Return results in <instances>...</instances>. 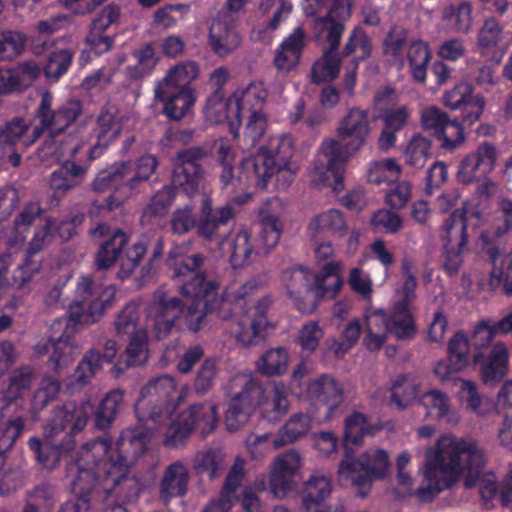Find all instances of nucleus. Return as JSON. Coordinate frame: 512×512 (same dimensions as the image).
I'll return each instance as SVG.
<instances>
[{
  "label": "nucleus",
  "instance_id": "nucleus-1",
  "mask_svg": "<svg viewBox=\"0 0 512 512\" xmlns=\"http://www.w3.org/2000/svg\"><path fill=\"white\" fill-rule=\"evenodd\" d=\"M460 474H464L465 488H479L487 508L497 495L503 507L512 503V464L499 487L496 475L485 472L484 453L476 441L446 436L437 441L435 450L426 453L424 478L416 494L422 501H430L451 488Z\"/></svg>",
  "mask_w": 512,
  "mask_h": 512
},
{
  "label": "nucleus",
  "instance_id": "nucleus-2",
  "mask_svg": "<svg viewBox=\"0 0 512 512\" xmlns=\"http://www.w3.org/2000/svg\"><path fill=\"white\" fill-rule=\"evenodd\" d=\"M124 390L116 388L108 391L95 408L90 399L79 402L67 401L56 406L44 428V436H31L27 447L38 466L47 471L57 469L62 462L68 466L77 462L71 453L77 444L79 435L93 416V425L97 430L109 429L116 417L124 410ZM73 463L69 470L76 468Z\"/></svg>",
  "mask_w": 512,
  "mask_h": 512
},
{
  "label": "nucleus",
  "instance_id": "nucleus-3",
  "mask_svg": "<svg viewBox=\"0 0 512 512\" xmlns=\"http://www.w3.org/2000/svg\"><path fill=\"white\" fill-rule=\"evenodd\" d=\"M214 153L216 164L221 168L219 181L222 189H265L269 181L275 177L277 188L285 190L294 181L300 169L299 164L293 160L295 139L291 134L271 137L269 143L260 147L256 155L242 159L237 175L236 154L228 140L216 142Z\"/></svg>",
  "mask_w": 512,
  "mask_h": 512
},
{
  "label": "nucleus",
  "instance_id": "nucleus-4",
  "mask_svg": "<svg viewBox=\"0 0 512 512\" xmlns=\"http://www.w3.org/2000/svg\"><path fill=\"white\" fill-rule=\"evenodd\" d=\"M209 257L202 253L184 255L182 248L174 246L165 258L166 266L172 270L171 278L179 282L181 295H201L207 297L211 314L222 320L246 313L251 296L259 288L257 279H250L237 289H228L219 295V282L206 274Z\"/></svg>",
  "mask_w": 512,
  "mask_h": 512
},
{
  "label": "nucleus",
  "instance_id": "nucleus-5",
  "mask_svg": "<svg viewBox=\"0 0 512 512\" xmlns=\"http://www.w3.org/2000/svg\"><path fill=\"white\" fill-rule=\"evenodd\" d=\"M115 300L114 290L94 280L89 275H81L76 281L72 300L67 303L69 316L57 319V324L65 329L57 338L50 337L45 343H38L35 351L39 356L48 355L47 366L59 373L75 359L78 345L73 337L77 325H89L98 321Z\"/></svg>",
  "mask_w": 512,
  "mask_h": 512
},
{
  "label": "nucleus",
  "instance_id": "nucleus-6",
  "mask_svg": "<svg viewBox=\"0 0 512 512\" xmlns=\"http://www.w3.org/2000/svg\"><path fill=\"white\" fill-rule=\"evenodd\" d=\"M156 428L151 425L127 427L114 447L109 439L98 437L82 445L79 460L106 482V491L120 492L119 487L127 480L130 467L152 455L149 443L151 431Z\"/></svg>",
  "mask_w": 512,
  "mask_h": 512
},
{
  "label": "nucleus",
  "instance_id": "nucleus-7",
  "mask_svg": "<svg viewBox=\"0 0 512 512\" xmlns=\"http://www.w3.org/2000/svg\"><path fill=\"white\" fill-rule=\"evenodd\" d=\"M380 430V425L371 424L368 416L358 411L352 412L345 419V456L339 465L338 473L341 477L351 480L357 489V495L361 498L368 495L375 480L383 479L387 475L390 460L388 453L383 449L365 452L354 458L351 445H360L365 435H375Z\"/></svg>",
  "mask_w": 512,
  "mask_h": 512
},
{
  "label": "nucleus",
  "instance_id": "nucleus-8",
  "mask_svg": "<svg viewBox=\"0 0 512 512\" xmlns=\"http://www.w3.org/2000/svg\"><path fill=\"white\" fill-rule=\"evenodd\" d=\"M190 303L183 302L177 296L167 293L164 287L157 288L147 305V315L153 321L152 333L157 340L167 338L173 330L179 328L181 316L189 331L198 332L211 314L207 297L201 295H182Z\"/></svg>",
  "mask_w": 512,
  "mask_h": 512
},
{
  "label": "nucleus",
  "instance_id": "nucleus-9",
  "mask_svg": "<svg viewBox=\"0 0 512 512\" xmlns=\"http://www.w3.org/2000/svg\"><path fill=\"white\" fill-rule=\"evenodd\" d=\"M234 215L231 205L214 207L212 200L205 197L201 201V217L197 224L192 209L185 207L172 213L170 228L174 234L182 235L196 227L199 237L220 246L231 232Z\"/></svg>",
  "mask_w": 512,
  "mask_h": 512
},
{
  "label": "nucleus",
  "instance_id": "nucleus-10",
  "mask_svg": "<svg viewBox=\"0 0 512 512\" xmlns=\"http://www.w3.org/2000/svg\"><path fill=\"white\" fill-rule=\"evenodd\" d=\"M181 395L174 377L163 374L143 385L134 404L137 421L142 425L158 427L171 417Z\"/></svg>",
  "mask_w": 512,
  "mask_h": 512
},
{
  "label": "nucleus",
  "instance_id": "nucleus-11",
  "mask_svg": "<svg viewBox=\"0 0 512 512\" xmlns=\"http://www.w3.org/2000/svg\"><path fill=\"white\" fill-rule=\"evenodd\" d=\"M268 92L261 83H250L235 100L234 118L230 122V133L239 137L242 120L246 119L241 147L245 151L255 148L267 129L264 106Z\"/></svg>",
  "mask_w": 512,
  "mask_h": 512
},
{
  "label": "nucleus",
  "instance_id": "nucleus-12",
  "mask_svg": "<svg viewBox=\"0 0 512 512\" xmlns=\"http://www.w3.org/2000/svg\"><path fill=\"white\" fill-rule=\"evenodd\" d=\"M283 225L277 215L268 211L260 212L259 229L254 236L247 230H240L231 242L230 263L233 268H242L250 263L251 255L267 254L278 243Z\"/></svg>",
  "mask_w": 512,
  "mask_h": 512
},
{
  "label": "nucleus",
  "instance_id": "nucleus-13",
  "mask_svg": "<svg viewBox=\"0 0 512 512\" xmlns=\"http://www.w3.org/2000/svg\"><path fill=\"white\" fill-rule=\"evenodd\" d=\"M75 466L77 475L71 483L72 497L61 503L56 512H99L108 497L120 495L115 490L106 491V482L79 459Z\"/></svg>",
  "mask_w": 512,
  "mask_h": 512
},
{
  "label": "nucleus",
  "instance_id": "nucleus-14",
  "mask_svg": "<svg viewBox=\"0 0 512 512\" xmlns=\"http://www.w3.org/2000/svg\"><path fill=\"white\" fill-rule=\"evenodd\" d=\"M218 423L217 406L212 402L190 405L181 411L168 426L163 445L167 448H178L185 444L194 430H198L203 438L213 432Z\"/></svg>",
  "mask_w": 512,
  "mask_h": 512
},
{
  "label": "nucleus",
  "instance_id": "nucleus-15",
  "mask_svg": "<svg viewBox=\"0 0 512 512\" xmlns=\"http://www.w3.org/2000/svg\"><path fill=\"white\" fill-rule=\"evenodd\" d=\"M207 157V149L201 146L177 151L172 161L171 186L189 197L197 195L204 180Z\"/></svg>",
  "mask_w": 512,
  "mask_h": 512
},
{
  "label": "nucleus",
  "instance_id": "nucleus-16",
  "mask_svg": "<svg viewBox=\"0 0 512 512\" xmlns=\"http://www.w3.org/2000/svg\"><path fill=\"white\" fill-rule=\"evenodd\" d=\"M83 106L78 99H68L61 103L56 109L52 108V96L45 92L40 99L36 109L35 117L40 125L32 128V137L27 141L34 144L43 134L49 130L50 134H61L66 131L82 114Z\"/></svg>",
  "mask_w": 512,
  "mask_h": 512
},
{
  "label": "nucleus",
  "instance_id": "nucleus-17",
  "mask_svg": "<svg viewBox=\"0 0 512 512\" xmlns=\"http://www.w3.org/2000/svg\"><path fill=\"white\" fill-rule=\"evenodd\" d=\"M164 239L162 236H143L134 242L125 251L117 271V278L121 281L128 279L140 265L143 257L149 254L147 262L141 267L140 275L151 279L157 272L164 254Z\"/></svg>",
  "mask_w": 512,
  "mask_h": 512
},
{
  "label": "nucleus",
  "instance_id": "nucleus-18",
  "mask_svg": "<svg viewBox=\"0 0 512 512\" xmlns=\"http://www.w3.org/2000/svg\"><path fill=\"white\" fill-rule=\"evenodd\" d=\"M356 152L350 149L347 141L325 139L314 159L315 171L321 176L323 182H327L335 192H340L344 189L346 162Z\"/></svg>",
  "mask_w": 512,
  "mask_h": 512
},
{
  "label": "nucleus",
  "instance_id": "nucleus-19",
  "mask_svg": "<svg viewBox=\"0 0 512 512\" xmlns=\"http://www.w3.org/2000/svg\"><path fill=\"white\" fill-rule=\"evenodd\" d=\"M120 134L121 126L117 122L116 115L108 109H102L91 128L87 144L77 145L73 148L72 155L76 157L77 153L84 150L89 165L104 155Z\"/></svg>",
  "mask_w": 512,
  "mask_h": 512
},
{
  "label": "nucleus",
  "instance_id": "nucleus-20",
  "mask_svg": "<svg viewBox=\"0 0 512 512\" xmlns=\"http://www.w3.org/2000/svg\"><path fill=\"white\" fill-rule=\"evenodd\" d=\"M55 221L52 218H46L44 224L37 227L28 244L21 265L13 273V283L20 289L29 283L33 276L37 274L41 267L43 258L42 252L54 236Z\"/></svg>",
  "mask_w": 512,
  "mask_h": 512
},
{
  "label": "nucleus",
  "instance_id": "nucleus-21",
  "mask_svg": "<svg viewBox=\"0 0 512 512\" xmlns=\"http://www.w3.org/2000/svg\"><path fill=\"white\" fill-rule=\"evenodd\" d=\"M474 86L466 81L456 83L443 94V103L453 111H459L461 121L472 126L482 116L486 100L480 93H475Z\"/></svg>",
  "mask_w": 512,
  "mask_h": 512
},
{
  "label": "nucleus",
  "instance_id": "nucleus-22",
  "mask_svg": "<svg viewBox=\"0 0 512 512\" xmlns=\"http://www.w3.org/2000/svg\"><path fill=\"white\" fill-rule=\"evenodd\" d=\"M482 213L477 207L463 205L455 209L443 221L440 228V238L443 247L464 248L468 239V228H478Z\"/></svg>",
  "mask_w": 512,
  "mask_h": 512
},
{
  "label": "nucleus",
  "instance_id": "nucleus-23",
  "mask_svg": "<svg viewBox=\"0 0 512 512\" xmlns=\"http://www.w3.org/2000/svg\"><path fill=\"white\" fill-rule=\"evenodd\" d=\"M497 159V150L493 143L483 141L476 149L467 154L458 166L457 180L462 184L484 182L494 170Z\"/></svg>",
  "mask_w": 512,
  "mask_h": 512
},
{
  "label": "nucleus",
  "instance_id": "nucleus-24",
  "mask_svg": "<svg viewBox=\"0 0 512 512\" xmlns=\"http://www.w3.org/2000/svg\"><path fill=\"white\" fill-rule=\"evenodd\" d=\"M238 17L229 11H218L208 33V45L218 57H226L241 44V36L237 30Z\"/></svg>",
  "mask_w": 512,
  "mask_h": 512
},
{
  "label": "nucleus",
  "instance_id": "nucleus-25",
  "mask_svg": "<svg viewBox=\"0 0 512 512\" xmlns=\"http://www.w3.org/2000/svg\"><path fill=\"white\" fill-rule=\"evenodd\" d=\"M273 300L270 295H264L259 299L253 308V315L245 317L236 322L232 333L243 346L257 345L266 337V330L272 327L267 320V311Z\"/></svg>",
  "mask_w": 512,
  "mask_h": 512
},
{
  "label": "nucleus",
  "instance_id": "nucleus-26",
  "mask_svg": "<svg viewBox=\"0 0 512 512\" xmlns=\"http://www.w3.org/2000/svg\"><path fill=\"white\" fill-rule=\"evenodd\" d=\"M110 226L106 223H99L93 230L94 237L106 238L99 244L94 255L93 266L97 271L112 268L121 258L124 248L128 245L129 236L121 229H114L111 233Z\"/></svg>",
  "mask_w": 512,
  "mask_h": 512
},
{
  "label": "nucleus",
  "instance_id": "nucleus-27",
  "mask_svg": "<svg viewBox=\"0 0 512 512\" xmlns=\"http://www.w3.org/2000/svg\"><path fill=\"white\" fill-rule=\"evenodd\" d=\"M341 264L336 261L325 263L315 273L313 283L312 301L301 305L302 313L312 314L316 311L320 302L324 299H333L343 286V278L340 273Z\"/></svg>",
  "mask_w": 512,
  "mask_h": 512
},
{
  "label": "nucleus",
  "instance_id": "nucleus-28",
  "mask_svg": "<svg viewBox=\"0 0 512 512\" xmlns=\"http://www.w3.org/2000/svg\"><path fill=\"white\" fill-rule=\"evenodd\" d=\"M472 363L479 367L485 385L493 386L507 375L509 370V350L505 343L497 342L488 353L475 352Z\"/></svg>",
  "mask_w": 512,
  "mask_h": 512
},
{
  "label": "nucleus",
  "instance_id": "nucleus-29",
  "mask_svg": "<svg viewBox=\"0 0 512 512\" xmlns=\"http://www.w3.org/2000/svg\"><path fill=\"white\" fill-rule=\"evenodd\" d=\"M154 98L161 104L160 113L169 121L182 120L193 108L197 97L195 91L186 89H171L156 85Z\"/></svg>",
  "mask_w": 512,
  "mask_h": 512
},
{
  "label": "nucleus",
  "instance_id": "nucleus-30",
  "mask_svg": "<svg viewBox=\"0 0 512 512\" xmlns=\"http://www.w3.org/2000/svg\"><path fill=\"white\" fill-rule=\"evenodd\" d=\"M301 465L302 458L293 449L280 454L275 459L269 479L270 488L275 496L282 498L293 490L295 476Z\"/></svg>",
  "mask_w": 512,
  "mask_h": 512
},
{
  "label": "nucleus",
  "instance_id": "nucleus-31",
  "mask_svg": "<svg viewBox=\"0 0 512 512\" xmlns=\"http://www.w3.org/2000/svg\"><path fill=\"white\" fill-rule=\"evenodd\" d=\"M127 171L122 161L114 163L110 167L99 171L92 182V188L97 192H104L114 188V191L105 198L104 206L108 210L120 207L128 196L127 192L122 193V189L127 190Z\"/></svg>",
  "mask_w": 512,
  "mask_h": 512
},
{
  "label": "nucleus",
  "instance_id": "nucleus-32",
  "mask_svg": "<svg viewBox=\"0 0 512 512\" xmlns=\"http://www.w3.org/2000/svg\"><path fill=\"white\" fill-rule=\"evenodd\" d=\"M371 130L368 111L353 107L340 120L336 134L341 141L350 144L352 151H359L365 145Z\"/></svg>",
  "mask_w": 512,
  "mask_h": 512
},
{
  "label": "nucleus",
  "instance_id": "nucleus-33",
  "mask_svg": "<svg viewBox=\"0 0 512 512\" xmlns=\"http://www.w3.org/2000/svg\"><path fill=\"white\" fill-rule=\"evenodd\" d=\"M315 272L303 265H293L281 273V281L295 308L302 313L301 305L312 301Z\"/></svg>",
  "mask_w": 512,
  "mask_h": 512
},
{
  "label": "nucleus",
  "instance_id": "nucleus-34",
  "mask_svg": "<svg viewBox=\"0 0 512 512\" xmlns=\"http://www.w3.org/2000/svg\"><path fill=\"white\" fill-rule=\"evenodd\" d=\"M306 394L311 401L327 407L329 416L343 402L342 385L335 378L325 374L308 382Z\"/></svg>",
  "mask_w": 512,
  "mask_h": 512
},
{
  "label": "nucleus",
  "instance_id": "nucleus-35",
  "mask_svg": "<svg viewBox=\"0 0 512 512\" xmlns=\"http://www.w3.org/2000/svg\"><path fill=\"white\" fill-rule=\"evenodd\" d=\"M87 166L76 161L67 160L55 169L50 175V188L53 196L60 199L70 190L75 189L84 181Z\"/></svg>",
  "mask_w": 512,
  "mask_h": 512
},
{
  "label": "nucleus",
  "instance_id": "nucleus-36",
  "mask_svg": "<svg viewBox=\"0 0 512 512\" xmlns=\"http://www.w3.org/2000/svg\"><path fill=\"white\" fill-rule=\"evenodd\" d=\"M190 474L182 461L169 464L159 484V496L164 503L183 497L188 491Z\"/></svg>",
  "mask_w": 512,
  "mask_h": 512
},
{
  "label": "nucleus",
  "instance_id": "nucleus-37",
  "mask_svg": "<svg viewBox=\"0 0 512 512\" xmlns=\"http://www.w3.org/2000/svg\"><path fill=\"white\" fill-rule=\"evenodd\" d=\"M502 38V27L494 17L485 19L477 35L479 53L486 61L501 63L503 51L499 47Z\"/></svg>",
  "mask_w": 512,
  "mask_h": 512
},
{
  "label": "nucleus",
  "instance_id": "nucleus-38",
  "mask_svg": "<svg viewBox=\"0 0 512 512\" xmlns=\"http://www.w3.org/2000/svg\"><path fill=\"white\" fill-rule=\"evenodd\" d=\"M34 380V370L28 365L20 366L11 372L6 386L1 392V399L6 403L7 410H9L11 404H17L18 400L23 398L31 389Z\"/></svg>",
  "mask_w": 512,
  "mask_h": 512
},
{
  "label": "nucleus",
  "instance_id": "nucleus-39",
  "mask_svg": "<svg viewBox=\"0 0 512 512\" xmlns=\"http://www.w3.org/2000/svg\"><path fill=\"white\" fill-rule=\"evenodd\" d=\"M5 408L0 414V456L6 457L7 453L16 445L26 430L27 418L23 412L16 410L12 415H7Z\"/></svg>",
  "mask_w": 512,
  "mask_h": 512
},
{
  "label": "nucleus",
  "instance_id": "nucleus-40",
  "mask_svg": "<svg viewBox=\"0 0 512 512\" xmlns=\"http://www.w3.org/2000/svg\"><path fill=\"white\" fill-rule=\"evenodd\" d=\"M366 335L364 345L370 351L379 350L389 334L390 313L375 309L365 313Z\"/></svg>",
  "mask_w": 512,
  "mask_h": 512
},
{
  "label": "nucleus",
  "instance_id": "nucleus-41",
  "mask_svg": "<svg viewBox=\"0 0 512 512\" xmlns=\"http://www.w3.org/2000/svg\"><path fill=\"white\" fill-rule=\"evenodd\" d=\"M332 492V481L324 475H311L303 482L298 497L305 510L321 505Z\"/></svg>",
  "mask_w": 512,
  "mask_h": 512
},
{
  "label": "nucleus",
  "instance_id": "nucleus-42",
  "mask_svg": "<svg viewBox=\"0 0 512 512\" xmlns=\"http://www.w3.org/2000/svg\"><path fill=\"white\" fill-rule=\"evenodd\" d=\"M417 330L412 307L394 303L390 311L389 334L399 341H409L416 336Z\"/></svg>",
  "mask_w": 512,
  "mask_h": 512
},
{
  "label": "nucleus",
  "instance_id": "nucleus-43",
  "mask_svg": "<svg viewBox=\"0 0 512 512\" xmlns=\"http://www.w3.org/2000/svg\"><path fill=\"white\" fill-rule=\"evenodd\" d=\"M116 36V33L108 34L107 31L89 25L88 33L84 39V48L79 56L80 64L84 66L91 62L93 58L109 52L115 44Z\"/></svg>",
  "mask_w": 512,
  "mask_h": 512
},
{
  "label": "nucleus",
  "instance_id": "nucleus-44",
  "mask_svg": "<svg viewBox=\"0 0 512 512\" xmlns=\"http://www.w3.org/2000/svg\"><path fill=\"white\" fill-rule=\"evenodd\" d=\"M343 58L340 50L325 47L311 67V82L319 85L334 81L340 73Z\"/></svg>",
  "mask_w": 512,
  "mask_h": 512
},
{
  "label": "nucleus",
  "instance_id": "nucleus-45",
  "mask_svg": "<svg viewBox=\"0 0 512 512\" xmlns=\"http://www.w3.org/2000/svg\"><path fill=\"white\" fill-rule=\"evenodd\" d=\"M499 255L498 247L493 246L488 249V256L494 264L490 274L489 285L492 290L502 288L505 295L512 296V253L503 255L500 258V264L497 265Z\"/></svg>",
  "mask_w": 512,
  "mask_h": 512
},
{
  "label": "nucleus",
  "instance_id": "nucleus-46",
  "mask_svg": "<svg viewBox=\"0 0 512 512\" xmlns=\"http://www.w3.org/2000/svg\"><path fill=\"white\" fill-rule=\"evenodd\" d=\"M372 52V38L361 25H356L351 29L340 51L344 58L352 57L350 61H357V63L370 59Z\"/></svg>",
  "mask_w": 512,
  "mask_h": 512
},
{
  "label": "nucleus",
  "instance_id": "nucleus-47",
  "mask_svg": "<svg viewBox=\"0 0 512 512\" xmlns=\"http://www.w3.org/2000/svg\"><path fill=\"white\" fill-rule=\"evenodd\" d=\"M200 69L197 62L186 60L171 67L165 76L156 85L165 86L171 89H186L195 91L191 83L199 76Z\"/></svg>",
  "mask_w": 512,
  "mask_h": 512
},
{
  "label": "nucleus",
  "instance_id": "nucleus-48",
  "mask_svg": "<svg viewBox=\"0 0 512 512\" xmlns=\"http://www.w3.org/2000/svg\"><path fill=\"white\" fill-rule=\"evenodd\" d=\"M32 137L30 124L20 116L13 117L0 125V149H12L18 143L29 147L27 141Z\"/></svg>",
  "mask_w": 512,
  "mask_h": 512
},
{
  "label": "nucleus",
  "instance_id": "nucleus-49",
  "mask_svg": "<svg viewBox=\"0 0 512 512\" xmlns=\"http://www.w3.org/2000/svg\"><path fill=\"white\" fill-rule=\"evenodd\" d=\"M127 168L126 181L127 192L136 189L141 183L150 179L158 167V159L152 154H145L137 158L134 162L122 161Z\"/></svg>",
  "mask_w": 512,
  "mask_h": 512
},
{
  "label": "nucleus",
  "instance_id": "nucleus-50",
  "mask_svg": "<svg viewBox=\"0 0 512 512\" xmlns=\"http://www.w3.org/2000/svg\"><path fill=\"white\" fill-rule=\"evenodd\" d=\"M234 108L235 101L233 102L219 92H212L207 97L203 112L208 122L217 125L226 123L230 129V122L234 118Z\"/></svg>",
  "mask_w": 512,
  "mask_h": 512
},
{
  "label": "nucleus",
  "instance_id": "nucleus-51",
  "mask_svg": "<svg viewBox=\"0 0 512 512\" xmlns=\"http://www.w3.org/2000/svg\"><path fill=\"white\" fill-rule=\"evenodd\" d=\"M62 389L61 382L53 377H45L40 387L33 393L30 403V418L33 422L40 420L41 412L57 400Z\"/></svg>",
  "mask_w": 512,
  "mask_h": 512
},
{
  "label": "nucleus",
  "instance_id": "nucleus-52",
  "mask_svg": "<svg viewBox=\"0 0 512 512\" xmlns=\"http://www.w3.org/2000/svg\"><path fill=\"white\" fill-rule=\"evenodd\" d=\"M266 393L259 408L260 416L270 423H276L287 414L289 400L284 390L276 385L269 387Z\"/></svg>",
  "mask_w": 512,
  "mask_h": 512
},
{
  "label": "nucleus",
  "instance_id": "nucleus-53",
  "mask_svg": "<svg viewBox=\"0 0 512 512\" xmlns=\"http://www.w3.org/2000/svg\"><path fill=\"white\" fill-rule=\"evenodd\" d=\"M74 53L68 48H54L47 55L42 72L50 83H57L70 70Z\"/></svg>",
  "mask_w": 512,
  "mask_h": 512
},
{
  "label": "nucleus",
  "instance_id": "nucleus-54",
  "mask_svg": "<svg viewBox=\"0 0 512 512\" xmlns=\"http://www.w3.org/2000/svg\"><path fill=\"white\" fill-rule=\"evenodd\" d=\"M419 397V385L400 375L392 382L389 405L403 411L418 402Z\"/></svg>",
  "mask_w": 512,
  "mask_h": 512
},
{
  "label": "nucleus",
  "instance_id": "nucleus-55",
  "mask_svg": "<svg viewBox=\"0 0 512 512\" xmlns=\"http://www.w3.org/2000/svg\"><path fill=\"white\" fill-rule=\"evenodd\" d=\"M310 429V417L304 413H296L290 416L285 425L279 429L278 434L272 440L274 448H280L291 444L303 436Z\"/></svg>",
  "mask_w": 512,
  "mask_h": 512
},
{
  "label": "nucleus",
  "instance_id": "nucleus-56",
  "mask_svg": "<svg viewBox=\"0 0 512 512\" xmlns=\"http://www.w3.org/2000/svg\"><path fill=\"white\" fill-rule=\"evenodd\" d=\"M472 5L468 1H458L443 8L442 20L459 33H468L472 27Z\"/></svg>",
  "mask_w": 512,
  "mask_h": 512
},
{
  "label": "nucleus",
  "instance_id": "nucleus-57",
  "mask_svg": "<svg viewBox=\"0 0 512 512\" xmlns=\"http://www.w3.org/2000/svg\"><path fill=\"white\" fill-rule=\"evenodd\" d=\"M472 345L464 330H457L449 338L447 343V358L456 370L463 371L472 362Z\"/></svg>",
  "mask_w": 512,
  "mask_h": 512
},
{
  "label": "nucleus",
  "instance_id": "nucleus-58",
  "mask_svg": "<svg viewBox=\"0 0 512 512\" xmlns=\"http://www.w3.org/2000/svg\"><path fill=\"white\" fill-rule=\"evenodd\" d=\"M407 58L412 78L416 82L425 83L427 67L432 59L429 45L422 40L413 41L408 47Z\"/></svg>",
  "mask_w": 512,
  "mask_h": 512
},
{
  "label": "nucleus",
  "instance_id": "nucleus-59",
  "mask_svg": "<svg viewBox=\"0 0 512 512\" xmlns=\"http://www.w3.org/2000/svg\"><path fill=\"white\" fill-rule=\"evenodd\" d=\"M28 39V36L20 30H0V62H10L21 56Z\"/></svg>",
  "mask_w": 512,
  "mask_h": 512
},
{
  "label": "nucleus",
  "instance_id": "nucleus-60",
  "mask_svg": "<svg viewBox=\"0 0 512 512\" xmlns=\"http://www.w3.org/2000/svg\"><path fill=\"white\" fill-rule=\"evenodd\" d=\"M288 362V351L284 347L271 348L257 361V369L263 375L278 376L286 372Z\"/></svg>",
  "mask_w": 512,
  "mask_h": 512
},
{
  "label": "nucleus",
  "instance_id": "nucleus-61",
  "mask_svg": "<svg viewBox=\"0 0 512 512\" xmlns=\"http://www.w3.org/2000/svg\"><path fill=\"white\" fill-rule=\"evenodd\" d=\"M193 469L199 476L207 475L210 481L217 479L224 469V459L214 449L199 451L193 462Z\"/></svg>",
  "mask_w": 512,
  "mask_h": 512
},
{
  "label": "nucleus",
  "instance_id": "nucleus-62",
  "mask_svg": "<svg viewBox=\"0 0 512 512\" xmlns=\"http://www.w3.org/2000/svg\"><path fill=\"white\" fill-rule=\"evenodd\" d=\"M317 233L343 236L347 231L346 220L339 209H329L317 216L310 223Z\"/></svg>",
  "mask_w": 512,
  "mask_h": 512
},
{
  "label": "nucleus",
  "instance_id": "nucleus-63",
  "mask_svg": "<svg viewBox=\"0 0 512 512\" xmlns=\"http://www.w3.org/2000/svg\"><path fill=\"white\" fill-rule=\"evenodd\" d=\"M177 191L171 185H164L151 198L144 208L141 221H151L154 217L165 215L173 203Z\"/></svg>",
  "mask_w": 512,
  "mask_h": 512
},
{
  "label": "nucleus",
  "instance_id": "nucleus-64",
  "mask_svg": "<svg viewBox=\"0 0 512 512\" xmlns=\"http://www.w3.org/2000/svg\"><path fill=\"white\" fill-rule=\"evenodd\" d=\"M430 156V139L420 134H414L405 149V162L414 168H422Z\"/></svg>",
  "mask_w": 512,
  "mask_h": 512
}]
</instances>
